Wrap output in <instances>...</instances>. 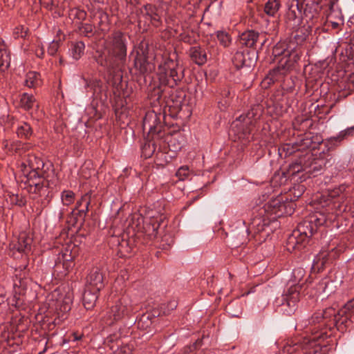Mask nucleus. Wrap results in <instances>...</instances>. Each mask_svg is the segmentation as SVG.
Wrapping results in <instances>:
<instances>
[{"mask_svg":"<svg viewBox=\"0 0 354 354\" xmlns=\"http://www.w3.org/2000/svg\"><path fill=\"white\" fill-rule=\"evenodd\" d=\"M29 186L30 192L37 194L43 187L44 184L43 182H41V180H39L38 181H35L32 182V183H30Z\"/></svg>","mask_w":354,"mask_h":354,"instance_id":"nucleus-39","label":"nucleus"},{"mask_svg":"<svg viewBox=\"0 0 354 354\" xmlns=\"http://www.w3.org/2000/svg\"><path fill=\"white\" fill-rule=\"evenodd\" d=\"M189 175H190L189 169L188 167H187V166L180 167L176 172V176L180 180H184L187 179Z\"/></svg>","mask_w":354,"mask_h":354,"instance_id":"nucleus-36","label":"nucleus"},{"mask_svg":"<svg viewBox=\"0 0 354 354\" xmlns=\"http://www.w3.org/2000/svg\"><path fill=\"white\" fill-rule=\"evenodd\" d=\"M136 57L134 60V66L140 74H145L151 71L153 64L149 61V44L145 41H142L136 50Z\"/></svg>","mask_w":354,"mask_h":354,"instance_id":"nucleus-10","label":"nucleus"},{"mask_svg":"<svg viewBox=\"0 0 354 354\" xmlns=\"http://www.w3.org/2000/svg\"><path fill=\"white\" fill-rule=\"evenodd\" d=\"M232 62L236 68H241L243 66H250L251 60L248 54H244L242 52H236L233 58Z\"/></svg>","mask_w":354,"mask_h":354,"instance_id":"nucleus-18","label":"nucleus"},{"mask_svg":"<svg viewBox=\"0 0 354 354\" xmlns=\"http://www.w3.org/2000/svg\"><path fill=\"white\" fill-rule=\"evenodd\" d=\"M333 250L334 249H333L330 252L323 251L316 257L313 260V269L319 271L324 268L326 263H327L330 259H334L336 252H334Z\"/></svg>","mask_w":354,"mask_h":354,"instance_id":"nucleus-14","label":"nucleus"},{"mask_svg":"<svg viewBox=\"0 0 354 354\" xmlns=\"http://www.w3.org/2000/svg\"><path fill=\"white\" fill-rule=\"evenodd\" d=\"M4 297L2 295H0V304L4 303Z\"/></svg>","mask_w":354,"mask_h":354,"instance_id":"nucleus-50","label":"nucleus"},{"mask_svg":"<svg viewBox=\"0 0 354 354\" xmlns=\"http://www.w3.org/2000/svg\"><path fill=\"white\" fill-rule=\"evenodd\" d=\"M149 319V315H142V317H141L140 321H141V322H144L145 319Z\"/></svg>","mask_w":354,"mask_h":354,"instance_id":"nucleus-48","label":"nucleus"},{"mask_svg":"<svg viewBox=\"0 0 354 354\" xmlns=\"http://www.w3.org/2000/svg\"><path fill=\"white\" fill-rule=\"evenodd\" d=\"M265 41H266V39H264V40L263 41V42H262L261 45H263V44H264V43H265Z\"/></svg>","mask_w":354,"mask_h":354,"instance_id":"nucleus-58","label":"nucleus"},{"mask_svg":"<svg viewBox=\"0 0 354 354\" xmlns=\"http://www.w3.org/2000/svg\"><path fill=\"white\" fill-rule=\"evenodd\" d=\"M268 225V221L264 218L255 217L250 223V229H254L255 232H260L264 230V227Z\"/></svg>","mask_w":354,"mask_h":354,"instance_id":"nucleus-26","label":"nucleus"},{"mask_svg":"<svg viewBox=\"0 0 354 354\" xmlns=\"http://www.w3.org/2000/svg\"><path fill=\"white\" fill-rule=\"evenodd\" d=\"M324 161L323 160H314L310 165L309 172L317 173L321 171L322 168Z\"/></svg>","mask_w":354,"mask_h":354,"instance_id":"nucleus-38","label":"nucleus"},{"mask_svg":"<svg viewBox=\"0 0 354 354\" xmlns=\"http://www.w3.org/2000/svg\"><path fill=\"white\" fill-rule=\"evenodd\" d=\"M41 84L40 75L35 71H30L26 75V84L27 86L32 88L35 87Z\"/></svg>","mask_w":354,"mask_h":354,"instance_id":"nucleus-25","label":"nucleus"},{"mask_svg":"<svg viewBox=\"0 0 354 354\" xmlns=\"http://www.w3.org/2000/svg\"><path fill=\"white\" fill-rule=\"evenodd\" d=\"M345 191V187L341 185L339 187L331 190L328 193L329 200L333 201V203L335 205L338 204L337 207L340 210L342 208V204L344 203L346 196L344 194Z\"/></svg>","mask_w":354,"mask_h":354,"instance_id":"nucleus-15","label":"nucleus"},{"mask_svg":"<svg viewBox=\"0 0 354 354\" xmlns=\"http://www.w3.org/2000/svg\"><path fill=\"white\" fill-rule=\"evenodd\" d=\"M97 293L98 292H95L93 289L86 288L83 295V302L86 309H90L94 306L97 299Z\"/></svg>","mask_w":354,"mask_h":354,"instance_id":"nucleus-20","label":"nucleus"},{"mask_svg":"<svg viewBox=\"0 0 354 354\" xmlns=\"http://www.w3.org/2000/svg\"><path fill=\"white\" fill-rule=\"evenodd\" d=\"M63 214H64L63 212L61 211L59 213V217L62 218L63 216Z\"/></svg>","mask_w":354,"mask_h":354,"instance_id":"nucleus-57","label":"nucleus"},{"mask_svg":"<svg viewBox=\"0 0 354 354\" xmlns=\"http://www.w3.org/2000/svg\"><path fill=\"white\" fill-rule=\"evenodd\" d=\"M259 37V34L254 30L245 31L240 35V43L241 45L252 48Z\"/></svg>","mask_w":354,"mask_h":354,"instance_id":"nucleus-16","label":"nucleus"},{"mask_svg":"<svg viewBox=\"0 0 354 354\" xmlns=\"http://www.w3.org/2000/svg\"><path fill=\"white\" fill-rule=\"evenodd\" d=\"M292 147L289 144H285L279 148V155L281 158H286L293 152Z\"/></svg>","mask_w":354,"mask_h":354,"instance_id":"nucleus-35","label":"nucleus"},{"mask_svg":"<svg viewBox=\"0 0 354 354\" xmlns=\"http://www.w3.org/2000/svg\"><path fill=\"white\" fill-rule=\"evenodd\" d=\"M14 33L17 37H26L27 35V30L21 26V28H17Z\"/></svg>","mask_w":354,"mask_h":354,"instance_id":"nucleus-41","label":"nucleus"},{"mask_svg":"<svg viewBox=\"0 0 354 354\" xmlns=\"http://www.w3.org/2000/svg\"><path fill=\"white\" fill-rule=\"evenodd\" d=\"M200 342H201L200 341L196 342V344H195V345H194V346H193V347H194V348H196L197 345H198V344H200Z\"/></svg>","mask_w":354,"mask_h":354,"instance_id":"nucleus-56","label":"nucleus"},{"mask_svg":"<svg viewBox=\"0 0 354 354\" xmlns=\"http://www.w3.org/2000/svg\"><path fill=\"white\" fill-rule=\"evenodd\" d=\"M302 192L303 190H299L298 192L295 193V196L297 198L299 197L301 195Z\"/></svg>","mask_w":354,"mask_h":354,"instance_id":"nucleus-49","label":"nucleus"},{"mask_svg":"<svg viewBox=\"0 0 354 354\" xmlns=\"http://www.w3.org/2000/svg\"><path fill=\"white\" fill-rule=\"evenodd\" d=\"M192 351V347H188V348H185V352L186 353H189V352H190V351Z\"/></svg>","mask_w":354,"mask_h":354,"instance_id":"nucleus-51","label":"nucleus"},{"mask_svg":"<svg viewBox=\"0 0 354 354\" xmlns=\"http://www.w3.org/2000/svg\"><path fill=\"white\" fill-rule=\"evenodd\" d=\"M177 307V302L176 301H171L168 304V308L170 310H174Z\"/></svg>","mask_w":354,"mask_h":354,"instance_id":"nucleus-45","label":"nucleus"},{"mask_svg":"<svg viewBox=\"0 0 354 354\" xmlns=\"http://www.w3.org/2000/svg\"><path fill=\"white\" fill-rule=\"evenodd\" d=\"M47 7H49L50 6H52L53 4V2L52 1L46 2Z\"/></svg>","mask_w":354,"mask_h":354,"instance_id":"nucleus-53","label":"nucleus"},{"mask_svg":"<svg viewBox=\"0 0 354 354\" xmlns=\"http://www.w3.org/2000/svg\"><path fill=\"white\" fill-rule=\"evenodd\" d=\"M75 15L78 19H84L86 17V12L83 10H75Z\"/></svg>","mask_w":354,"mask_h":354,"instance_id":"nucleus-44","label":"nucleus"},{"mask_svg":"<svg viewBox=\"0 0 354 354\" xmlns=\"http://www.w3.org/2000/svg\"><path fill=\"white\" fill-rule=\"evenodd\" d=\"M168 75L171 80L168 81L167 84L171 87L176 85L182 78V74L179 73L175 68L169 67Z\"/></svg>","mask_w":354,"mask_h":354,"instance_id":"nucleus-28","label":"nucleus"},{"mask_svg":"<svg viewBox=\"0 0 354 354\" xmlns=\"http://www.w3.org/2000/svg\"><path fill=\"white\" fill-rule=\"evenodd\" d=\"M28 275V266H21L15 270V279L14 280L15 295L10 299H8V304L16 308L20 307L24 302L21 295L27 287L28 282L27 276Z\"/></svg>","mask_w":354,"mask_h":354,"instance_id":"nucleus-8","label":"nucleus"},{"mask_svg":"<svg viewBox=\"0 0 354 354\" xmlns=\"http://www.w3.org/2000/svg\"><path fill=\"white\" fill-rule=\"evenodd\" d=\"M104 277L98 268H94L91 272L88 279L87 286L95 292H99L104 287Z\"/></svg>","mask_w":354,"mask_h":354,"instance_id":"nucleus-13","label":"nucleus"},{"mask_svg":"<svg viewBox=\"0 0 354 354\" xmlns=\"http://www.w3.org/2000/svg\"><path fill=\"white\" fill-rule=\"evenodd\" d=\"M262 197H263V198H262V200H261V203L263 202V201H266V198H267V196H266L265 195H263Z\"/></svg>","mask_w":354,"mask_h":354,"instance_id":"nucleus-55","label":"nucleus"},{"mask_svg":"<svg viewBox=\"0 0 354 354\" xmlns=\"http://www.w3.org/2000/svg\"><path fill=\"white\" fill-rule=\"evenodd\" d=\"M95 59L110 75L117 76L124 68L127 59L124 36L120 32H115L109 37L97 49Z\"/></svg>","mask_w":354,"mask_h":354,"instance_id":"nucleus-2","label":"nucleus"},{"mask_svg":"<svg viewBox=\"0 0 354 354\" xmlns=\"http://www.w3.org/2000/svg\"><path fill=\"white\" fill-rule=\"evenodd\" d=\"M30 167L32 168V170L27 175V180L28 184L41 180L39 176L38 171H37V169H39V166L37 168H34L32 166H30Z\"/></svg>","mask_w":354,"mask_h":354,"instance_id":"nucleus-37","label":"nucleus"},{"mask_svg":"<svg viewBox=\"0 0 354 354\" xmlns=\"http://www.w3.org/2000/svg\"><path fill=\"white\" fill-rule=\"evenodd\" d=\"M296 46L294 43L279 42L275 45L272 50L274 57L283 56L279 61V66L273 68L263 80L264 84H270L279 81L291 68L298 59L299 55L295 51Z\"/></svg>","mask_w":354,"mask_h":354,"instance_id":"nucleus-3","label":"nucleus"},{"mask_svg":"<svg viewBox=\"0 0 354 354\" xmlns=\"http://www.w3.org/2000/svg\"><path fill=\"white\" fill-rule=\"evenodd\" d=\"M57 44L56 43H52L48 48V53L50 55H54L57 53Z\"/></svg>","mask_w":354,"mask_h":354,"instance_id":"nucleus-43","label":"nucleus"},{"mask_svg":"<svg viewBox=\"0 0 354 354\" xmlns=\"http://www.w3.org/2000/svg\"><path fill=\"white\" fill-rule=\"evenodd\" d=\"M32 241L31 237L26 233H21L18 238L17 243L15 245V248L20 252H26L30 250Z\"/></svg>","mask_w":354,"mask_h":354,"instance_id":"nucleus-17","label":"nucleus"},{"mask_svg":"<svg viewBox=\"0 0 354 354\" xmlns=\"http://www.w3.org/2000/svg\"><path fill=\"white\" fill-rule=\"evenodd\" d=\"M191 56L196 64L198 65H201L207 61L206 53L201 48H193L191 51Z\"/></svg>","mask_w":354,"mask_h":354,"instance_id":"nucleus-23","label":"nucleus"},{"mask_svg":"<svg viewBox=\"0 0 354 354\" xmlns=\"http://www.w3.org/2000/svg\"><path fill=\"white\" fill-rule=\"evenodd\" d=\"M278 0H268L263 6L264 12L269 17H274L280 8Z\"/></svg>","mask_w":354,"mask_h":354,"instance_id":"nucleus-21","label":"nucleus"},{"mask_svg":"<svg viewBox=\"0 0 354 354\" xmlns=\"http://www.w3.org/2000/svg\"><path fill=\"white\" fill-rule=\"evenodd\" d=\"M85 44L82 41L76 42L72 48L73 57L75 59H78L84 53Z\"/></svg>","mask_w":354,"mask_h":354,"instance_id":"nucleus-30","label":"nucleus"},{"mask_svg":"<svg viewBox=\"0 0 354 354\" xmlns=\"http://www.w3.org/2000/svg\"><path fill=\"white\" fill-rule=\"evenodd\" d=\"M36 104L35 99L32 95H29L28 93H24L21 97V106L26 110H29L33 108L34 105Z\"/></svg>","mask_w":354,"mask_h":354,"instance_id":"nucleus-27","label":"nucleus"},{"mask_svg":"<svg viewBox=\"0 0 354 354\" xmlns=\"http://www.w3.org/2000/svg\"><path fill=\"white\" fill-rule=\"evenodd\" d=\"M61 198L63 205L68 206L74 201V194L71 191H64Z\"/></svg>","mask_w":354,"mask_h":354,"instance_id":"nucleus-34","label":"nucleus"},{"mask_svg":"<svg viewBox=\"0 0 354 354\" xmlns=\"http://www.w3.org/2000/svg\"><path fill=\"white\" fill-rule=\"evenodd\" d=\"M86 85L93 92V95L98 94L102 91V82L97 80H86Z\"/></svg>","mask_w":354,"mask_h":354,"instance_id":"nucleus-29","label":"nucleus"},{"mask_svg":"<svg viewBox=\"0 0 354 354\" xmlns=\"http://www.w3.org/2000/svg\"><path fill=\"white\" fill-rule=\"evenodd\" d=\"M230 306L229 307H227V310H228V313L232 316V317H239V315L241 314V308L239 309V310L238 312H236V313H232V312H230Z\"/></svg>","mask_w":354,"mask_h":354,"instance_id":"nucleus-46","label":"nucleus"},{"mask_svg":"<svg viewBox=\"0 0 354 354\" xmlns=\"http://www.w3.org/2000/svg\"><path fill=\"white\" fill-rule=\"evenodd\" d=\"M17 133L21 138L29 139L32 135V129L28 123L23 122L18 126Z\"/></svg>","mask_w":354,"mask_h":354,"instance_id":"nucleus-24","label":"nucleus"},{"mask_svg":"<svg viewBox=\"0 0 354 354\" xmlns=\"http://www.w3.org/2000/svg\"><path fill=\"white\" fill-rule=\"evenodd\" d=\"M353 323L354 298L339 310L328 308L299 322L295 329L302 331L305 336L288 339L280 354H326L328 348L326 345H321L322 341L331 337L335 328L344 333Z\"/></svg>","mask_w":354,"mask_h":354,"instance_id":"nucleus-1","label":"nucleus"},{"mask_svg":"<svg viewBox=\"0 0 354 354\" xmlns=\"http://www.w3.org/2000/svg\"><path fill=\"white\" fill-rule=\"evenodd\" d=\"M161 114H157L154 111H148L143 119V130L148 131L145 143L142 147V155L145 158H149L156 151L160 138L162 137Z\"/></svg>","mask_w":354,"mask_h":354,"instance_id":"nucleus-4","label":"nucleus"},{"mask_svg":"<svg viewBox=\"0 0 354 354\" xmlns=\"http://www.w3.org/2000/svg\"><path fill=\"white\" fill-rule=\"evenodd\" d=\"M127 3L130 4L131 6H136L139 3L140 0H124Z\"/></svg>","mask_w":354,"mask_h":354,"instance_id":"nucleus-47","label":"nucleus"},{"mask_svg":"<svg viewBox=\"0 0 354 354\" xmlns=\"http://www.w3.org/2000/svg\"><path fill=\"white\" fill-rule=\"evenodd\" d=\"M337 0H327L325 6L327 8L326 11L332 12L335 10Z\"/></svg>","mask_w":354,"mask_h":354,"instance_id":"nucleus-42","label":"nucleus"},{"mask_svg":"<svg viewBox=\"0 0 354 354\" xmlns=\"http://www.w3.org/2000/svg\"><path fill=\"white\" fill-rule=\"evenodd\" d=\"M127 307L120 301L117 302L109 310L106 315L102 317V322L107 326H111L122 319L126 312Z\"/></svg>","mask_w":354,"mask_h":354,"instance_id":"nucleus-11","label":"nucleus"},{"mask_svg":"<svg viewBox=\"0 0 354 354\" xmlns=\"http://www.w3.org/2000/svg\"><path fill=\"white\" fill-rule=\"evenodd\" d=\"M294 207L292 203H286L283 201V198L277 197L270 199L263 207L260 209L259 215L263 216V214L268 215H275V217L281 216L283 214H291L293 212Z\"/></svg>","mask_w":354,"mask_h":354,"instance_id":"nucleus-9","label":"nucleus"},{"mask_svg":"<svg viewBox=\"0 0 354 354\" xmlns=\"http://www.w3.org/2000/svg\"><path fill=\"white\" fill-rule=\"evenodd\" d=\"M83 203H85L86 209L82 210V212H84L86 214L88 210V205L90 204V197L87 194L82 196L81 200L77 203V208L80 207ZM80 212H82V211H80Z\"/></svg>","mask_w":354,"mask_h":354,"instance_id":"nucleus-40","label":"nucleus"},{"mask_svg":"<svg viewBox=\"0 0 354 354\" xmlns=\"http://www.w3.org/2000/svg\"><path fill=\"white\" fill-rule=\"evenodd\" d=\"M316 230L311 221H304L299 223L288 239V250H301L308 243L309 238Z\"/></svg>","mask_w":354,"mask_h":354,"instance_id":"nucleus-6","label":"nucleus"},{"mask_svg":"<svg viewBox=\"0 0 354 354\" xmlns=\"http://www.w3.org/2000/svg\"><path fill=\"white\" fill-rule=\"evenodd\" d=\"M332 25L333 28H337L338 26V24L335 22H333Z\"/></svg>","mask_w":354,"mask_h":354,"instance_id":"nucleus-54","label":"nucleus"},{"mask_svg":"<svg viewBox=\"0 0 354 354\" xmlns=\"http://www.w3.org/2000/svg\"><path fill=\"white\" fill-rule=\"evenodd\" d=\"M300 169L297 168V171H299Z\"/></svg>","mask_w":354,"mask_h":354,"instance_id":"nucleus-59","label":"nucleus"},{"mask_svg":"<svg viewBox=\"0 0 354 354\" xmlns=\"http://www.w3.org/2000/svg\"><path fill=\"white\" fill-rule=\"evenodd\" d=\"M10 62V54L7 50V48L3 41L0 39V70L6 69Z\"/></svg>","mask_w":354,"mask_h":354,"instance_id":"nucleus-19","label":"nucleus"},{"mask_svg":"<svg viewBox=\"0 0 354 354\" xmlns=\"http://www.w3.org/2000/svg\"><path fill=\"white\" fill-rule=\"evenodd\" d=\"M290 10L291 12L294 13L295 17H297V11L298 14H301L302 11H304L305 17L309 19H312L317 15V8H315L313 12H312L311 8L309 7L308 3H306L304 7V4L299 0H294L292 2Z\"/></svg>","mask_w":354,"mask_h":354,"instance_id":"nucleus-12","label":"nucleus"},{"mask_svg":"<svg viewBox=\"0 0 354 354\" xmlns=\"http://www.w3.org/2000/svg\"><path fill=\"white\" fill-rule=\"evenodd\" d=\"M263 112L262 105L254 106L245 115H240L232 124L231 131L237 133L239 138H243L248 133H250L251 129L248 125H252L257 120L260 119Z\"/></svg>","mask_w":354,"mask_h":354,"instance_id":"nucleus-7","label":"nucleus"},{"mask_svg":"<svg viewBox=\"0 0 354 354\" xmlns=\"http://www.w3.org/2000/svg\"><path fill=\"white\" fill-rule=\"evenodd\" d=\"M141 12L149 16L152 20H158L156 8L151 4H147L144 6Z\"/></svg>","mask_w":354,"mask_h":354,"instance_id":"nucleus-31","label":"nucleus"},{"mask_svg":"<svg viewBox=\"0 0 354 354\" xmlns=\"http://www.w3.org/2000/svg\"><path fill=\"white\" fill-rule=\"evenodd\" d=\"M304 274L305 270L304 269H295L292 272L295 283L291 285L281 297L276 299V305L279 307V311L283 314L290 315L297 310L301 290V285L299 283Z\"/></svg>","mask_w":354,"mask_h":354,"instance_id":"nucleus-5","label":"nucleus"},{"mask_svg":"<svg viewBox=\"0 0 354 354\" xmlns=\"http://www.w3.org/2000/svg\"><path fill=\"white\" fill-rule=\"evenodd\" d=\"M216 36L220 44L224 47H227L230 44L231 39L227 33L223 31H218Z\"/></svg>","mask_w":354,"mask_h":354,"instance_id":"nucleus-33","label":"nucleus"},{"mask_svg":"<svg viewBox=\"0 0 354 354\" xmlns=\"http://www.w3.org/2000/svg\"><path fill=\"white\" fill-rule=\"evenodd\" d=\"M79 32L81 35L87 37H91L94 34L92 26L88 24H81L79 26Z\"/></svg>","mask_w":354,"mask_h":354,"instance_id":"nucleus-32","label":"nucleus"},{"mask_svg":"<svg viewBox=\"0 0 354 354\" xmlns=\"http://www.w3.org/2000/svg\"><path fill=\"white\" fill-rule=\"evenodd\" d=\"M354 135V125L348 127L345 130H343L339 133L337 136L332 137L330 138L329 142L331 145H335L339 143L343 140L348 137L353 136Z\"/></svg>","mask_w":354,"mask_h":354,"instance_id":"nucleus-22","label":"nucleus"},{"mask_svg":"<svg viewBox=\"0 0 354 354\" xmlns=\"http://www.w3.org/2000/svg\"><path fill=\"white\" fill-rule=\"evenodd\" d=\"M39 51H40L39 53L38 51L37 52V55L38 57H41V55L44 54V52L42 50H40Z\"/></svg>","mask_w":354,"mask_h":354,"instance_id":"nucleus-52","label":"nucleus"}]
</instances>
